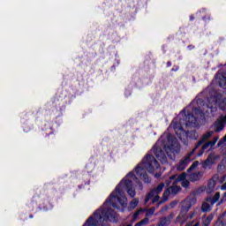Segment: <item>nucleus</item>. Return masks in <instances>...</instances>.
<instances>
[{"mask_svg":"<svg viewBox=\"0 0 226 226\" xmlns=\"http://www.w3.org/2000/svg\"><path fill=\"white\" fill-rule=\"evenodd\" d=\"M222 124H226V115L225 116H221L220 118L218 119Z\"/></svg>","mask_w":226,"mask_h":226,"instance_id":"29","label":"nucleus"},{"mask_svg":"<svg viewBox=\"0 0 226 226\" xmlns=\"http://www.w3.org/2000/svg\"><path fill=\"white\" fill-rule=\"evenodd\" d=\"M203 105L202 99H195L173 119L170 126L175 130V133L180 140L186 137V131L183 129L184 124L187 128L199 126V117H204Z\"/></svg>","mask_w":226,"mask_h":226,"instance_id":"2","label":"nucleus"},{"mask_svg":"<svg viewBox=\"0 0 226 226\" xmlns=\"http://www.w3.org/2000/svg\"><path fill=\"white\" fill-rule=\"evenodd\" d=\"M135 181L139 190H144L140 180L133 171L130 172L116 187L109 199L103 203L102 207L94 213V216H90L83 226H109V222H117V214L109 206L119 209V206L126 207L128 206V199L124 192L132 198L137 195L135 189H133V182Z\"/></svg>","mask_w":226,"mask_h":226,"instance_id":"1","label":"nucleus"},{"mask_svg":"<svg viewBox=\"0 0 226 226\" xmlns=\"http://www.w3.org/2000/svg\"><path fill=\"white\" fill-rule=\"evenodd\" d=\"M224 141H226V135L224 136Z\"/></svg>","mask_w":226,"mask_h":226,"instance_id":"44","label":"nucleus"},{"mask_svg":"<svg viewBox=\"0 0 226 226\" xmlns=\"http://www.w3.org/2000/svg\"><path fill=\"white\" fill-rule=\"evenodd\" d=\"M197 167H199V161H195L194 162H192V164L187 170V172H192V170L197 169Z\"/></svg>","mask_w":226,"mask_h":226,"instance_id":"23","label":"nucleus"},{"mask_svg":"<svg viewBox=\"0 0 226 226\" xmlns=\"http://www.w3.org/2000/svg\"><path fill=\"white\" fill-rule=\"evenodd\" d=\"M163 149L170 160H174L176 154H178L181 151V146L179 145L177 139L173 135L163 134L155 143L152 151L161 162L167 163V156L165 155Z\"/></svg>","mask_w":226,"mask_h":226,"instance_id":"3","label":"nucleus"},{"mask_svg":"<svg viewBox=\"0 0 226 226\" xmlns=\"http://www.w3.org/2000/svg\"><path fill=\"white\" fill-rule=\"evenodd\" d=\"M202 94H207V109L211 110H216V105L220 107L222 110L226 109V93L220 90H215L213 87H208L202 92Z\"/></svg>","mask_w":226,"mask_h":226,"instance_id":"5","label":"nucleus"},{"mask_svg":"<svg viewBox=\"0 0 226 226\" xmlns=\"http://www.w3.org/2000/svg\"><path fill=\"white\" fill-rule=\"evenodd\" d=\"M139 223L141 224V226L142 225H147V223H149V218H147V217L144 218L143 220H141L139 222Z\"/></svg>","mask_w":226,"mask_h":226,"instance_id":"27","label":"nucleus"},{"mask_svg":"<svg viewBox=\"0 0 226 226\" xmlns=\"http://www.w3.org/2000/svg\"><path fill=\"white\" fill-rule=\"evenodd\" d=\"M155 177H160V175H158V174H155Z\"/></svg>","mask_w":226,"mask_h":226,"instance_id":"43","label":"nucleus"},{"mask_svg":"<svg viewBox=\"0 0 226 226\" xmlns=\"http://www.w3.org/2000/svg\"><path fill=\"white\" fill-rule=\"evenodd\" d=\"M139 206V200L137 198L133 199L129 205V209L132 211V209H135Z\"/></svg>","mask_w":226,"mask_h":226,"instance_id":"22","label":"nucleus"},{"mask_svg":"<svg viewBox=\"0 0 226 226\" xmlns=\"http://www.w3.org/2000/svg\"><path fill=\"white\" fill-rule=\"evenodd\" d=\"M220 200V192H216L214 197H207L201 205L202 213H209L211 207Z\"/></svg>","mask_w":226,"mask_h":226,"instance_id":"7","label":"nucleus"},{"mask_svg":"<svg viewBox=\"0 0 226 226\" xmlns=\"http://www.w3.org/2000/svg\"><path fill=\"white\" fill-rule=\"evenodd\" d=\"M223 200H226V192H224L222 200H221V202H223Z\"/></svg>","mask_w":226,"mask_h":226,"instance_id":"34","label":"nucleus"},{"mask_svg":"<svg viewBox=\"0 0 226 226\" xmlns=\"http://www.w3.org/2000/svg\"><path fill=\"white\" fill-rule=\"evenodd\" d=\"M30 218H33V215H30Z\"/></svg>","mask_w":226,"mask_h":226,"instance_id":"45","label":"nucleus"},{"mask_svg":"<svg viewBox=\"0 0 226 226\" xmlns=\"http://www.w3.org/2000/svg\"><path fill=\"white\" fill-rule=\"evenodd\" d=\"M140 213H142V210H138L136 213H134L133 220H137V218H139V215H140Z\"/></svg>","mask_w":226,"mask_h":226,"instance_id":"31","label":"nucleus"},{"mask_svg":"<svg viewBox=\"0 0 226 226\" xmlns=\"http://www.w3.org/2000/svg\"><path fill=\"white\" fill-rule=\"evenodd\" d=\"M215 132L213 131H210L207 133H205L202 138L200 139V140H199L196 144V146L194 147L193 149H195V151H197V149H199V147H200V146H202V144H204V142H207V140H209V139H211L213 137V134Z\"/></svg>","mask_w":226,"mask_h":226,"instance_id":"14","label":"nucleus"},{"mask_svg":"<svg viewBox=\"0 0 226 226\" xmlns=\"http://www.w3.org/2000/svg\"><path fill=\"white\" fill-rule=\"evenodd\" d=\"M174 218V214H170L168 216L161 217L157 226H169Z\"/></svg>","mask_w":226,"mask_h":226,"instance_id":"15","label":"nucleus"},{"mask_svg":"<svg viewBox=\"0 0 226 226\" xmlns=\"http://www.w3.org/2000/svg\"><path fill=\"white\" fill-rule=\"evenodd\" d=\"M195 154V149H192L189 152L177 165V170L182 171L185 170L188 167V164L192 160H193L192 156Z\"/></svg>","mask_w":226,"mask_h":226,"instance_id":"8","label":"nucleus"},{"mask_svg":"<svg viewBox=\"0 0 226 226\" xmlns=\"http://www.w3.org/2000/svg\"><path fill=\"white\" fill-rule=\"evenodd\" d=\"M213 128H214L215 132H222V130H223V128H225V125L220 120H217L214 124Z\"/></svg>","mask_w":226,"mask_h":226,"instance_id":"20","label":"nucleus"},{"mask_svg":"<svg viewBox=\"0 0 226 226\" xmlns=\"http://www.w3.org/2000/svg\"><path fill=\"white\" fill-rule=\"evenodd\" d=\"M190 137L193 140H197L199 139V133H197V132H195V131H192L190 132Z\"/></svg>","mask_w":226,"mask_h":226,"instance_id":"25","label":"nucleus"},{"mask_svg":"<svg viewBox=\"0 0 226 226\" xmlns=\"http://www.w3.org/2000/svg\"><path fill=\"white\" fill-rule=\"evenodd\" d=\"M134 226H142V224L139 222L136 223Z\"/></svg>","mask_w":226,"mask_h":226,"instance_id":"39","label":"nucleus"},{"mask_svg":"<svg viewBox=\"0 0 226 226\" xmlns=\"http://www.w3.org/2000/svg\"><path fill=\"white\" fill-rule=\"evenodd\" d=\"M170 206L171 208L176 207V206H177V201H176V200L172 201V202L170 204Z\"/></svg>","mask_w":226,"mask_h":226,"instance_id":"32","label":"nucleus"},{"mask_svg":"<svg viewBox=\"0 0 226 226\" xmlns=\"http://www.w3.org/2000/svg\"><path fill=\"white\" fill-rule=\"evenodd\" d=\"M216 187V181L214 179H210L208 181V185L207 188V193H213L215 192V188Z\"/></svg>","mask_w":226,"mask_h":226,"instance_id":"18","label":"nucleus"},{"mask_svg":"<svg viewBox=\"0 0 226 226\" xmlns=\"http://www.w3.org/2000/svg\"><path fill=\"white\" fill-rule=\"evenodd\" d=\"M199 190H200L201 192H204V188L203 187L200 188Z\"/></svg>","mask_w":226,"mask_h":226,"instance_id":"41","label":"nucleus"},{"mask_svg":"<svg viewBox=\"0 0 226 226\" xmlns=\"http://www.w3.org/2000/svg\"><path fill=\"white\" fill-rule=\"evenodd\" d=\"M199 225H200V222H188L185 226H199Z\"/></svg>","mask_w":226,"mask_h":226,"instance_id":"28","label":"nucleus"},{"mask_svg":"<svg viewBox=\"0 0 226 226\" xmlns=\"http://www.w3.org/2000/svg\"><path fill=\"white\" fill-rule=\"evenodd\" d=\"M195 19L193 16H190V20H193Z\"/></svg>","mask_w":226,"mask_h":226,"instance_id":"40","label":"nucleus"},{"mask_svg":"<svg viewBox=\"0 0 226 226\" xmlns=\"http://www.w3.org/2000/svg\"><path fill=\"white\" fill-rule=\"evenodd\" d=\"M224 170H225V165H223V164H219V165L217 166V170H218V172H223Z\"/></svg>","mask_w":226,"mask_h":226,"instance_id":"30","label":"nucleus"},{"mask_svg":"<svg viewBox=\"0 0 226 226\" xmlns=\"http://www.w3.org/2000/svg\"><path fill=\"white\" fill-rule=\"evenodd\" d=\"M156 211V207H152L151 208H149L147 211V215L146 216H153V215H154V212Z\"/></svg>","mask_w":226,"mask_h":226,"instance_id":"24","label":"nucleus"},{"mask_svg":"<svg viewBox=\"0 0 226 226\" xmlns=\"http://www.w3.org/2000/svg\"><path fill=\"white\" fill-rule=\"evenodd\" d=\"M169 210V207H164V208H162V211H168Z\"/></svg>","mask_w":226,"mask_h":226,"instance_id":"36","label":"nucleus"},{"mask_svg":"<svg viewBox=\"0 0 226 226\" xmlns=\"http://www.w3.org/2000/svg\"><path fill=\"white\" fill-rule=\"evenodd\" d=\"M181 190V187L177 186V184H173V185L170 186L167 191H165L162 194V197L164 200H168V197L170 195H176L179 191Z\"/></svg>","mask_w":226,"mask_h":226,"instance_id":"13","label":"nucleus"},{"mask_svg":"<svg viewBox=\"0 0 226 226\" xmlns=\"http://www.w3.org/2000/svg\"><path fill=\"white\" fill-rule=\"evenodd\" d=\"M218 139H220L218 136H215L213 140L207 141L203 144L200 150L197 154V156H202V154H204V151H207V149H209V147H213V146H215V144L218 142Z\"/></svg>","mask_w":226,"mask_h":226,"instance_id":"11","label":"nucleus"},{"mask_svg":"<svg viewBox=\"0 0 226 226\" xmlns=\"http://www.w3.org/2000/svg\"><path fill=\"white\" fill-rule=\"evenodd\" d=\"M195 216V212H192L191 214L188 215V212H185V210H180L179 215L176 218V223H185V222L190 218H193Z\"/></svg>","mask_w":226,"mask_h":226,"instance_id":"9","label":"nucleus"},{"mask_svg":"<svg viewBox=\"0 0 226 226\" xmlns=\"http://www.w3.org/2000/svg\"><path fill=\"white\" fill-rule=\"evenodd\" d=\"M157 169H160V163L154 158V156L151 154H147L145 158H143L142 162L138 164L135 169V172L139 179H143L144 183H151V178L147 176V172L150 174H154Z\"/></svg>","mask_w":226,"mask_h":226,"instance_id":"4","label":"nucleus"},{"mask_svg":"<svg viewBox=\"0 0 226 226\" xmlns=\"http://www.w3.org/2000/svg\"><path fill=\"white\" fill-rule=\"evenodd\" d=\"M226 225V211L218 218L216 226H225Z\"/></svg>","mask_w":226,"mask_h":226,"instance_id":"21","label":"nucleus"},{"mask_svg":"<svg viewBox=\"0 0 226 226\" xmlns=\"http://www.w3.org/2000/svg\"><path fill=\"white\" fill-rule=\"evenodd\" d=\"M197 204V199L195 198H187L182 202L181 210L188 213L192 209V206Z\"/></svg>","mask_w":226,"mask_h":226,"instance_id":"10","label":"nucleus"},{"mask_svg":"<svg viewBox=\"0 0 226 226\" xmlns=\"http://www.w3.org/2000/svg\"><path fill=\"white\" fill-rule=\"evenodd\" d=\"M188 49H189V50H192V49H195V46L189 45Z\"/></svg>","mask_w":226,"mask_h":226,"instance_id":"35","label":"nucleus"},{"mask_svg":"<svg viewBox=\"0 0 226 226\" xmlns=\"http://www.w3.org/2000/svg\"><path fill=\"white\" fill-rule=\"evenodd\" d=\"M181 185H182L183 188H188V186H190V181H188V180H183V181L181 182Z\"/></svg>","mask_w":226,"mask_h":226,"instance_id":"26","label":"nucleus"},{"mask_svg":"<svg viewBox=\"0 0 226 226\" xmlns=\"http://www.w3.org/2000/svg\"><path fill=\"white\" fill-rule=\"evenodd\" d=\"M222 141H219L218 144H217V147H220V146H222Z\"/></svg>","mask_w":226,"mask_h":226,"instance_id":"38","label":"nucleus"},{"mask_svg":"<svg viewBox=\"0 0 226 226\" xmlns=\"http://www.w3.org/2000/svg\"><path fill=\"white\" fill-rule=\"evenodd\" d=\"M167 66H172V63L167 62Z\"/></svg>","mask_w":226,"mask_h":226,"instance_id":"37","label":"nucleus"},{"mask_svg":"<svg viewBox=\"0 0 226 226\" xmlns=\"http://www.w3.org/2000/svg\"><path fill=\"white\" fill-rule=\"evenodd\" d=\"M221 190H226V182L221 186Z\"/></svg>","mask_w":226,"mask_h":226,"instance_id":"33","label":"nucleus"},{"mask_svg":"<svg viewBox=\"0 0 226 226\" xmlns=\"http://www.w3.org/2000/svg\"><path fill=\"white\" fill-rule=\"evenodd\" d=\"M213 218H215V214L211 213L208 215L202 216V224L201 226H209L211 225V222H213Z\"/></svg>","mask_w":226,"mask_h":226,"instance_id":"17","label":"nucleus"},{"mask_svg":"<svg viewBox=\"0 0 226 226\" xmlns=\"http://www.w3.org/2000/svg\"><path fill=\"white\" fill-rule=\"evenodd\" d=\"M202 176H204V172L199 171L197 173H191L188 176L189 181H192V183H195V181H200L202 179Z\"/></svg>","mask_w":226,"mask_h":226,"instance_id":"16","label":"nucleus"},{"mask_svg":"<svg viewBox=\"0 0 226 226\" xmlns=\"http://www.w3.org/2000/svg\"><path fill=\"white\" fill-rule=\"evenodd\" d=\"M177 176L170 177L169 180H166V186H170L173 181V185H177L178 183H182V181H186V173H182L177 178Z\"/></svg>","mask_w":226,"mask_h":226,"instance_id":"12","label":"nucleus"},{"mask_svg":"<svg viewBox=\"0 0 226 226\" xmlns=\"http://www.w3.org/2000/svg\"><path fill=\"white\" fill-rule=\"evenodd\" d=\"M162 203H163V201H159L158 206H160V204H162Z\"/></svg>","mask_w":226,"mask_h":226,"instance_id":"42","label":"nucleus"},{"mask_svg":"<svg viewBox=\"0 0 226 226\" xmlns=\"http://www.w3.org/2000/svg\"><path fill=\"white\" fill-rule=\"evenodd\" d=\"M202 167L203 169H211V167H213V157H211V155H209L207 160L204 161V162L202 163Z\"/></svg>","mask_w":226,"mask_h":226,"instance_id":"19","label":"nucleus"},{"mask_svg":"<svg viewBox=\"0 0 226 226\" xmlns=\"http://www.w3.org/2000/svg\"><path fill=\"white\" fill-rule=\"evenodd\" d=\"M163 188H165V184L161 183L155 188L152 189L145 199V204H147L149 200H152V204L158 202L160 200V193L163 192Z\"/></svg>","mask_w":226,"mask_h":226,"instance_id":"6","label":"nucleus"}]
</instances>
